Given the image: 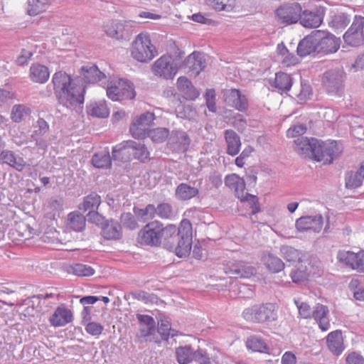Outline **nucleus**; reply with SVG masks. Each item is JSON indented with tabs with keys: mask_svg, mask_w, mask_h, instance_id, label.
<instances>
[{
	"mask_svg": "<svg viewBox=\"0 0 364 364\" xmlns=\"http://www.w3.org/2000/svg\"><path fill=\"white\" fill-rule=\"evenodd\" d=\"M297 53L301 57L317 53V43L316 41L315 31L299 42L297 46Z\"/></svg>",
	"mask_w": 364,
	"mask_h": 364,
	"instance_id": "nucleus-24",
	"label": "nucleus"
},
{
	"mask_svg": "<svg viewBox=\"0 0 364 364\" xmlns=\"http://www.w3.org/2000/svg\"><path fill=\"white\" fill-rule=\"evenodd\" d=\"M48 4L45 0H28V14L30 16H36L46 10Z\"/></svg>",
	"mask_w": 364,
	"mask_h": 364,
	"instance_id": "nucleus-50",
	"label": "nucleus"
},
{
	"mask_svg": "<svg viewBox=\"0 0 364 364\" xmlns=\"http://www.w3.org/2000/svg\"><path fill=\"white\" fill-rule=\"evenodd\" d=\"M329 310L328 306L317 304L313 309L311 317L317 321L318 320H321L323 318L326 317L328 316Z\"/></svg>",
	"mask_w": 364,
	"mask_h": 364,
	"instance_id": "nucleus-58",
	"label": "nucleus"
},
{
	"mask_svg": "<svg viewBox=\"0 0 364 364\" xmlns=\"http://www.w3.org/2000/svg\"><path fill=\"white\" fill-rule=\"evenodd\" d=\"M133 211L136 218L143 222L154 218L156 215L155 206L153 204H149L144 208L134 207Z\"/></svg>",
	"mask_w": 364,
	"mask_h": 364,
	"instance_id": "nucleus-44",
	"label": "nucleus"
},
{
	"mask_svg": "<svg viewBox=\"0 0 364 364\" xmlns=\"http://www.w3.org/2000/svg\"><path fill=\"white\" fill-rule=\"evenodd\" d=\"M364 179V165L356 171H349L346 174V186L348 188H356L361 186Z\"/></svg>",
	"mask_w": 364,
	"mask_h": 364,
	"instance_id": "nucleus-33",
	"label": "nucleus"
},
{
	"mask_svg": "<svg viewBox=\"0 0 364 364\" xmlns=\"http://www.w3.org/2000/svg\"><path fill=\"white\" fill-rule=\"evenodd\" d=\"M181 66L182 60L180 58L164 55L154 63L151 70L156 76L172 79Z\"/></svg>",
	"mask_w": 364,
	"mask_h": 364,
	"instance_id": "nucleus-4",
	"label": "nucleus"
},
{
	"mask_svg": "<svg viewBox=\"0 0 364 364\" xmlns=\"http://www.w3.org/2000/svg\"><path fill=\"white\" fill-rule=\"evenodd\" d=\"M53 90L58 102L68 109H75L84 103L85 88L76 85L73 78L63 71H58L52 77Z\"/></svg>",
	"mask_w": 364,
	"mask_h": 364,
	"instance_id": "nucleus-1",
	"label": "nucleus"
},
{
	"mask_svg": "<svg viewBox=\"0 0 364 364\" xmlns=\"http://www.w3.org/2000/svg\"><path fill=\"white\" fill-rule=\"evenodd\" d=\"M203 355L200 350H193L191 346H183V364H188L193 361L200 362Z\"/></svg>",
	"mask_w": 364,
	"mask_h": 364,
	"instance_id": "nucleus-48",
	"label": "nucleus"
},
{
	"mask_svg": "<svg viewBox=\"0 0 364 364\" xmlns=\"http://www.w3.org/2000/svg\"><path fill=\"white\" fill-rule=\"evenodd\" d=\"M132 159H137L142 163L149 159V152L145 144L133 141Z\"/></svg>",
	"mask_w": 364,
	"mask_h": 364,
	"instance_id": "nucleus-43",
	"label": "nucleus"
},
{
	"mask_svg": "<svg viewBox=\"0 0 364 364\" xmlns=\"http://www.w3.org/2000/svg\"><path fill=\"white\" fill-rule=\"evenodd\" d=\"M199 92L193 84L183 77V98L188 100H194L199 96Z\"/></svg>",
	"mask_w": 364,
	"mask_h": 364,
	"instance_id": "nucleus-53",
	"label": "nucleus"
},
{
	"mask_svg": "<svg viewBox=\"0 0 364 364\" xmlns=\"http://www.w3.org/2000/svg\"><path fill=\"white\" fill-rule=\"evenodd\" d=\"M223 98L225 103L239 111H244L247 107V100L245 95H241L237 89H230L223 91Z\"/></svg>",
	"mask_w": 364,
	"mask_h": 364,
	"instance_id": "nucleus-16",
	"label": "nucleus"
},
{
	"mask_svg": "<svg viewBox=\"0 0 364 364\" xmlns=\"http://www.w3.org/2000/svg\"><path fill=\"white\" fill-rule=\"evenodd\" d=\"M29 76L33 82L43 84L49 79L50 72L46 66L35 63L30 67Z\"/></svg>",
	"mask_w": 364,
	"mask_h": 364,
	"instance_id": "nucleus-28",
	"label": "nucleus"
},
{
	"mask_svg": "<svg viewBox=\"0 0 364 364\" xmlns=\"http://www.w3.org/2000/svg\"><path fill=\"white\" fill-rule=\"evenodd\" d=\"M326 343L329 350L334 355H341L345 349L342 333L340 330L329 333L326 338Z\"/></svg>",
	"mask_w": 364,
	"mask_h": 364,
	"instance_id": "nucleus-26",
	"label": "nucleus"
},
{
	"mask_svg": "<svg viewBox=\"0 0 364 364\" xmlns=\"http://www.w3.org/2000/svg\"><path fill=\"white\" fill-rule=\"evenodd\" d=\"M104 328L97 322L88 321L85 326V331L92 336H99L102 333Z\"/></svg>",
	"mask_w": 364,
	"mask_h": 364,
	"instance_id": "nucleus-62",
	"label": "nucleus"
},
{
	"mask_svg": "<svg viewBox=\"0 0 364 364\" xmlns=\"http://www.w3.org/2000/svg\"><path fill=\"white\" fill-rule=\"evenodd\" d=\"M157 54L154 46L151 44L147 33L139 34L132 43L131 55L133 58L141 63L151 61Z\"/></svg>",
	"mask_w": 364,
	"mask_h": 364,
	"instance_id": "nucleus-2",
	"label": "nucleus"
},
{
	"mask_svg": "<svg viewBox=\"0 0 364 364\" xmlns=\"http://www.w3.org/2000/svg\"><path fill=\"white\" fill-rule=\"evenodd\" d=\"M242 316L248 321L263 323L275 320L277 316L274 305L266 304L245 309L242 312Z\"/></svg>",
	"mask_w": 364,
	"mask_h": 364,
	"instance_id": "nucleus-5",
	"label": "nucleus"
},
{
	"mask_svg": "<svg viewBox=\"0 0 364 364\" xmlns=\"http://www.w3.org/2000/svg\"><path fill=\"white\" fill-rule=\"evenodd\" d=\"M206 61L203 53L194 51L183 61V72L189 77H196L205 68Z\"/></svg>",
	"mask_w": 364,
	"mask_h": 364,
	"instance_id": "nucleus-15",
	"label": "nucleus"
},
{
	"mask_svg": "<svg viewBox=\"0 0 364 364\" xmlns=\"http://www.w3.org/2000/svg\"><path fill=\"white\" fill-rule=\"evenodd\" d=\"M299 20L304 27L317 28L321 24L323 17L318 13L305 10L301 12Z\"/></svg>",
	"mask_w": 364,
	"mask_h": 364,
	"instance_id": "nucleus-30",
	"label": "nucleus"
},
{
	"mask_svg": "<svg viewBox=\"0 0 364 364\" xmlns=\"http://www.w3.org/2000/svg\"><path fill=\"white\" fill-rule=\"evenodd\" d=\"M226 274L235 278H250L256 274V269L244 262H238L225 269Z\"/></svg>",
	"mask_w": 364,
	"mask_h": 364,
	"instance_id": "nucleus-21",
	"label": "nucleus"
},
{
	"mask_svg": "<svg viewBox=\"0 0 364 364\" xmlns=\"http://www.w3.org/2000/svg\"><path fill=\"white\" fill-rule=\"evenodd\" d=\"M338 262L347 266L348 267L364 273V250H360L354 252L350 250H339L336 255Z\"/></svg>",
	"mask_w": 364,
	"mask_h": 364,
	"instance_id": "nucleus-10",
	"label": "nucleus"
},
{
	"mask_svg": "<svg viewBox=\"0 0 364 364\" xmlns=\"http://www.w3.org/2000/svg\"><path fill=\"white\" fill-rule=\"evenodd\" d=\"M68 272L77 277H90L95 274V270L90 265L76 263L70 267Z\"/></svg>",
	"mask_w": 364,
	"mask_h": 364,
	"instance_id": "nucleus-45",
	"label": "nucleus"
},
{
	"mask_svg": "<svg viewBox=\"0 0 364 364\" xmlns=\"http://www.w3.org/2000/svg\"><path fill=\"white\" fill-rule=\"evenodd\" d=\"M30 109L22 105H14L11 111V119L15 122H20L28 115Z\"/></svg>",
	"mask_w": 364,
	"mask_h": 364,
	"instance_id": "nucleus-54",
	"label": "nucleus"
},
{
	"mask_svg": "<svg viewBox=\"0 0 364 364\" xmlns=\"http://www.w3.org/2000/svg\"><path fill=\"white\" fill-rule=\"evenodd\" d=\"M290 277L294 283L303 284L308 280L309 273L306 266L301 265L297 269L291 272Z\"/></svg>",
	"mask_w": 364,
	"mask_h": 364,
	"instance_id": "nucleus-51",
	"label": "nucleus"
},
{
	"mask_svg": "<svg viewBox=\"0 0 364 364\" xmlns=\"http://www.w3.org/2000/svg\"><path fill=\"white\" fill-rule=\"evenodd\" d=\"M161 230L160 222H151L139 232L138 242L142 245L159 246L161 243L160 236Z\"/></svg>",
	"mask_w": 364,
	"mask_h": 364,
	"instance_id": "nucleus-9",
	"label": "nucleus"
},
{
	"mask_svg": "<svg viewBox=\"0 0 364 364\" xmlns=\"http://www.w3.org/2000/svg\"><path fill=\"white\" fill-rule=\"evenodd\" d=\"M205 102L209 111L215 112L216 111L215 92L213 89L207 90L205 92Z\"/></svg>",
	"mask_w": 364,
	"mask_h": 364,
	"instance_id": "nucleus-61",
	"label": "nucleus"
},
{
	"mask_svg": "<svg viewBox=\"0 0 364 364\" xmlns=\"http://www.w3.org/2000/svg\"><path fill=\"white\" fill-rule=\"evenodd\" d=\"M206 4L215 11H231L235 4V0H206Z\"/></svg>",
	"mask_w": 364,
	"mask_h": 364,
	"instance_id": "nucleus-46",
	"label": "nucleus"
},
{
	"mask_svg": "<svg viewBox=\"0 0 364 364\" xmlns=\"http://www.w3.org/2000/svg\"><path fill=\"white\" fill-rule=\"evenodd\" d=\"M263 262L268 269L273 273L279 272L284 268L282 260L272 254L265 255L263 257Z\"/></svg>",
	"mask_w": 364,
	"mask_h": 364,
	"instance_id": "nucleus-39",
	"label": "nucleus"
},
{
	"mask_svg": "<svg viewBox=\"0 0 364 364\" xmlns=\"http://www.w3.org/2000/svg\"><path fill=\"white\" fill-rule=\"evenodd\" d=\"M345 78L346 73L341 68L325 72L322 77V84L327 94L333 97H342L344 92Z\"/></svg>",
	"mask_w": 364,
	"mask_h": 364,
	"instance_id": "nucleus-3",
	"label": "nucleus"
},
{
	"mask_svg": "<svg viewBox=\"0 0 364 364\" xmlns=\"http://www.w3.org/2000/svg\"><path fill=\"white\" fill-rule=\"evenodd\" d=\"M136 318L140 326L141 336L147 337L154 334L156 331V322L152 316L137 314Z\"/></svg>",
	"mask_w": 364,
	"mask_h": 364,
	"instance_id": "nucleus-29",
	"label": "nucleus"
},
{
	"mask_svg": "<svg viewBox=\"0 0 364 364\" xmlns=\"http://www.w3.org/2000/svg\"><path fill=\"white\" fill-rule=\"evenodd\" d=\"M107 95L113 101H122L134 99L136 92L131 82L119 80L114 85L107 87Z\"/></svg>",
	"mask_w": 364,
	"mask_h": 364,
	"instance_id": "nucleus-8",
	"label": "nucleus"
},
{
	"mask_svg": "<svg viewBox=\"0 0 364 364\" xmlns=\"http://www.w3.org/2000/svg\"><path fill=\"white\" fill-rule=\"evenodd\" d=\"M169 135V131L166 128H156L150 129L147 136L150 137L154 142L162 143L166 141Z\"/></svg>",
	"mask_w": 364,
	"mask_h": 364,
	"instance_id": "nucleus-52",
	"label": "nucleus"
},
{
	"mask_svg": "<svg viewBox=\"0 0 364 364\" xmlns=\"http://www.w3.org/2000/svg\"><path fill=\"white\" fill-rule=\"evenodd\" d=\"M73 320V315L71 310L62 305L55 309L49 318V322L54 327H61L72 322Z\"/></svg>",
	"mask_w": 364,
	"mask_h": 364,
	"instance_id": "nucleus-20",
	"label": "nucleus"
},
{
	"mask_svg": "<svg viewBox=\"0 0 364 364\" xmlns=\"http://www.w3.org/2000/svg\"><path fill=\"white\" fill-rule=\"evenodd\" d=\"M164 95L168 98L172 107L176 109V112L179 114L182 113V111L177 109V108H180L182 104L181 100V94L178 93L174 87H169L164 91Z\"/></svg>",
	"mask_w": 364,
	"mask_h": 364,
	"instance_id": "nucleus-49",
	"label": "nucleus"
},
{
	"mask_svg": "<svg viewBox=\"0 0 364 364\" xmlns=\"http://www.w3.org/2000/svg\"><path fill=\"white\" fill-rule=\"evenodd\" d=\"M314 160L322 161L324 164H330L342 152V148L336 141H317Z\"/></svg>",
	"mask_w": 364,
	"mask_h": 364,
	"instance_id": "nucleus-6",
	"label": "nucleus"
},
{
	"mask_svg": "<svg viewBox=\"0 0 364 364\" xmlns=\"http://www.w3.org/2000/svg\"><path fill=\"white\" fill-rule=\"evenodd\" d=\"M37 124H38V129L35 130L31 135V138L36 141H37L36 136L44 134L45 133H46L48 132V130L49 129V126H48L47 122L43 118H39L37 121Z\"/></svg>",
	"mask_w": 364,
	"mask_h": 364,
	"instance_id": "nucleus-63",
	"label": "nucleus"
},
{
	"mask_svg": "<svg viewBox=\"0 0 364 364\" xmlns=\"http://www.w3.org/2000/svg\"><path fill=\"white\" fill-rule=\"evenodd\" d=\"M80 70L86 83H96L106 77V75L95 65H84Z\"/></svg>",
	"mask_w": 364,
	"mask_h": 364,
	"instance_id": "nucleus-27",
	"label": "nucleus"
},
{
	"mask_svg": "<svg viewBox=\"0 0 364 364\" xmlns=\"http://www.w3.org/2000/svg\"><path fill=\"white\" fill-rule=\"evenodd\" d=\"M154 119V114L149 112H144L135 118L129 127L132 136L137 139L146 138Z\"/></svg>",
	"mask_w": 364,
	"mask_h": 364,
	"instance_id": "nucleus-11",
	"label": "nucleus"
},
{
	"mask_svg": "<svg viewBox=\"0 0 364 364\" xmlns=\"http://www.w3.org/2000/svg\"><path fill=\"white\" fill-rule=\"evenodd\" d=\"M97 210L89 211L85 216L86 220L90 223L95 224L102 228L107 220H106L105 218L100 215Z\"/></svg>",
	"mask_w": 364,
	"mask_h": 364,
	"instance_id": "nucleus-56",
	"label": "nucleus"
},
{
	"mask_svg": "<svg viewBox=\"0 0 364 364\" xmlns=\"http://www.w3.org/2000/svg\"><path fill=\"white\" fill-rule=\"evenodd\" d=\"M350 21V15L344 12H340L331 16V19L328 24L330 27L335 30H338L346 28Z\"/></svg>",
	"mask_w": 364,
	"mask_h": 364,
	"instance_id": "nucleus-42",
	"label": "nucleus"
},
{
	"mask_svg": "<svg viewBox=\"0 0 364 364\" xmlns=\"http://www.w3.org/2000/svg\"><path fill=\"white\" fill-rule=\"evenodd\" d=\"M282 257L291 264L301 262L302 252L289 245H282L280 247Z\"/></svg>",
	"mask_w": 364,
	"mask_h": 364,
	"instance_id": "nucleus-34",
	"label": "nucleus"
},
{
	"mask_svg": "<svg viewBox=\"0 0 364 364\" xmlns=\"http://www.w3.org/2000/svg\"><path fill=\"white\" fill-rule=\"evenodd\" d=\"M0 164H7L18 171H22L26 166L24 159L9 149H4L0 152Z\"/></svg>",
	"mask_w": 364,
	"mask_h": 364,
	"instance_id": "nucleus-23",
	"label": "nucleus"
},
{
	"mask_svg": "<svg viewBox=\"0 0 364 364\" xmlns=\"http://www.w3.org/2000/svg\"><path fill=\"white\" fill-rule=\"evenodd\" d=\"M193 229L191 222L183 219V256L189 255L191 250Z\"/></svg>",
	"mask_w": 364,
	"mask_h": 364,
	"instance_id": "nucleus-40",
	"label": "nucleus"
},
{
	"mask_svg": "<svg viewBox=\"0 0 364 364\" xmlns=\"http://www.w3.org/2000/svg\"><path fill=\"white\" fill-rule=\"evenodd\" d=\"M101 203V197L95 192L85 196L83 202L79 205V209L85 211L96 210Z\"/></svg>",
	"mask_w": 364,
	"mask_h": 364,
	"instance_id": "nucleus-35",
	"label": "nucleus"
},
{
	"mask_svg": "<svg viewBox=\"0 0 364 364\" xmlns=\"http://www.w3.org/2000/svg\"><path fill=\"white\" fill-rule=\"evenodd\" d=\"M271 85L281 92H284L290 90L292 85V80L288 74L284 73H278L276 74L275 78Z\"/></svg>",
	"mask_w": 364,
	"mask_h": 364,
	"instance_id": "nucleus-36",
	"label": "nucleus"
},
{
	"mask_svg": "<svg viewBox=\"0 0 364 364\" xmlns=\"http://www.w3.org/2000/svg\"><path fill=\"white\" fill-rule=\"evenodd\" d=\"M120 224L125 228L135 230L138 223L131 213H123L120 216Z\"/></svg>",
	"mask_w": 364,
	"mask_h": 364,
	"instance_id": "nucleus-55",
	"label": "nucleus"
},
{
	"mask_svg": "<svg viewBox=\"0 0 364 364\" xmlns=\"http://www.w3.org/2000/svg\"><path fill=\"white\" fill-rule=\"evenodd\" d=\"M317 141L318 139L314 138L309 139L303 136L298 138L294 141V149L299 154L314 159V150H316Z\"/></svg>",
	"mask_w": 364,
	"mask_h": 364,
	"instance_id": "nucleus-17",
	"label": "nucleus"
},
{
	"mask_svg": "<svg viewBox=\"0 0 364 364\" xmlns=\"http://www.w3.org/2000/svg\"><path fill=\"white\" fill-rule=\"evenodd\" d=\"M182 227V220L179 223L178 228H176V225H168L166 227L164 228L163 224L161 223V228L162 229L160 231L161 239H164V240H167L168 239H174L176 238L178 240L177 247L175 248L176 255L181 258L182 257V247L181 246V240H182V237H179L180 228Z\"/></svg>",
	"mask_w": 364,
	"mask_h": 364,
	"instance_id": "nucleus-22",
	"label": "nucleus"
},
{
	"mask_svg": "<svg viewBox=\"0 0 364 364\" xmlns=\"http://www.w3.org/2000/svg\"><path fill=\"white\" fill-rule=\"evenodd\" d=\"M68 225L76 232H81L84 230L86 223V217L81 213L72 212L68 216Z\"/></svg>",
	"mask_w": 364,
	"mask_h": 364,
	"instance_id": "nucleus-37",
	"label": "nucleus"
},
{
	"mask_svg": "<svg viewBox=\"0 0 364 364\" xmlns=\"http://www.w3.org/2000/svg\"><path fill=\"white\" fill-rule=\"evenodd\" d=\"M112 156L108 151L95 154L92 157V164L97 168H108L112 166Z\"/></svg>",
	"mask_w": 364,
	"mask_h": 364,
	"instance_id": "nucleus-38",
	"label": "nucleus"
},
{
	"mask_svg": "<svg viewBox=\"0 0 364 364\" xmlns=\"http://www.w3.org/2000/svg\"><path fill=\"white\" fill-rule=\"evenodd\" d=\"M101 229L102 235L105 240H119L122 237V225L117 221L107 220Z\"/></svg>",
	"mask_w": 364,
	"mask_h": 364,
	"instance_id": "nucleus-25",
	"label": "nucleus"
},
{
	"mask_svg": "<svg viewBox=\"0 0 364 364\" xmlns=\"http://www.w3.org/2000/svg\"><path fill=\"white\" fill-rule=\"evenodd\" d=\"M232 189L235 190L237 198L240 199L242 202H247L250 204L252 214H256L259 211L257 197L245 192V183L243 178H241Z\"/></svg>",
	"mask_w": 364,
	"mask_h": 364,
	"instance_id": "nucleus-19",
	"label": "nucleus"
},
{
	"mask_svg": "<svg viewBox=\"0 0 364 364\" xmlns=\"http://www.w3.org/2000/svg\"><path fill=\"white\" fill-rule=\"evenodd\" d=\"M86 112L88 115L98 118H106L109 114V110L105 100L94 102L87 105Z\"/></svg>",
	"mask_w": 364,
	"mask_h": 364,
	"instance_id": "nucleus-31",
	"label": "nucleus"
},
{
	"mask_svg": "<svg viewBox=\"0 0 364 364\" xmlns=\"http://www.w3.org/2000/svg\"><path fill=\"white\" fill-rule=\"evenodd\" d=\"M225 138L228 145V154L231 156L237 155L241 146L240 136L233 130L228 129L225 132Z\"/></svg>",
	"mask_w": 364,
	"mask_h": 364,
	"instance_id": "nucleus-32",
	"label": "nucleus"
},
{
	"mask_svg": "<svg viewBox=\"0 0 364 364\" xmlns=\"http://www.w3.org/2000/svg\"><path fill=\"white\" fill-rule=\"evenodd\" d=\"M323 225V218L320 214L300 217L295 223V228L300 232L311 231L318 233L321 231Z\"/></svg>",
	"mask_w": 364,
	"mask_h": 364,
	"instance_id": "nucleus-14",
	"label": "nucleus"
},
{
	"mask_svg": "<svg viewBox=\"0 0 364 364\" xmlns=\"http://www.w3.org/2000/svg\"><path fill=\"white\" fill-rule=\"evenodd\" d=\"M364 17L355 16L350 28L343 35L344 41L352 46L360 45L363 40Z\"/></svg>",
	"mask_w": 364,
	"mask_h": 364,
	"instance_id": "nucleus-12",
	"label": "nucleus"
},
{
	"mask_svg": "<svg viewBox=\"0 0 364 364\" xmlns=\"http://www.w3.org/2000/svg\"><path fill=\"white\" fill-rule=\"evenodd\" d=\"M301 6L298 3L285 4L279 6L275 14L277 20L282 23L292 24L299 21L301 16Z\"/></svg>",
	"mask_w": 364,
	"mask_h": 364,
	"instance_id": "nucleus-13",
	"label": "nucleus"
},
{
	"mask_svg": "<svg viewBox=\"0 0 364 364\" xmlns=\"http://www.w3.org/2000/svg\"><path fill=\"white\" fill-rule=\"evenodd\" d=\"M156 215L161 218H170L173 215L172 206L168 203H161L155 207Z\"/></svg>",
	"mask_w": 364,
	"mask_h": 364,
	"instance_id": "nucleus-57",
	"label": "nucleus"
},
{
	"mask_svg": "<svg viewBox=\"0 0 364 364\" xmlns=\"http://www.w3.org/2000/svg\"><path fill=\"white\" fill-rule=\"evenodd\" d=\"M347 364H364V358L356 352H351L346 357Z\"/></svg>",
	"mask_w": 364,
	"mask_h": 364,
	"instance_id": "nucleus-64",
	"label": "nucleus"
},
{
	"mask_svg": "<svg viewBox=\"0 0 364 364\" xmlns=\"http://www.w3.org/2000/svg\"><path fill=\"white\" fill-rule=\"evenodd\" d=\"M306 131V127L304 124H296L291 126L287 132L288 137L294 138L304 134Z\"/></svg>",
	"mask_w": 364,
	"mask_h": 364,
	"instance_id": "nucleus-60",
	"label": "nucleus"
},
{
	"mask_svg": "<svg viewBox=\"0 0 364 364\" xmlns=\"http://www.w3.org/2000/svg\"><path fill=\"white\" fill-rule=\"evenodd\" d=\"M294 303L298 308L299 314L301 318H311L313 311H311L310 306L307 303L301 302L299 300L296 299H294Z\"/></svg>",
	"mask_w": 364,
	"mask_h": 364,
	"instance_id": "nucleus-59",
	"label": "nucleus"
},
{
	"mask_svg": "<svg viewBox=\"0 0 364 364\" xmlns=\"http://www.w3.org/2000/svg\"><path fill=\"white\" fill-rule=\"evenodd\" d=\"M248 348L259 353H269V348L264 341L257 336H250L247 341Z\"/></svg>",
	"mask_w": 364,
	"mask_h": 364,
	"instance_id": "nucleus-47",
	"label": "nucleus"
},
{
	"mask_svg": "<svg viewBox=\"0 0 364 364\" xmlns=\"http://www.w3.org/2000/svg\"><path fill=\"white\" fill-rule=\"evenodd\" d=\"M133 140L123 141L112 149V159L125 163L132 159Z\"/></svg>",
	"mask_w": 364,
	"mask_h": 364,
	"instance_id": "nucleus-18",
	"label": "nucleus"
},
{
	"mask_svg": "<svg viewBox=\"0 0 364 364\" xmlns=\"http://www.w3.org/2000/svg\"><path fill=\"white\" fill-rule=\"evenodd\" d=\"M132 23L130 21H117L116 39L129 41L132 35Z\"/></svg>",
	"mask_w": 364,
	"mask_h": 364,
	"instance_id": "nucleus-41",
	"label": "nucleus"
},
{
	"mask_svg": "<svg viewBox=\"0 0 364 364\" xmlns=\"http://www.w3.org/2000/svg\"><path fill=\"white\" fill-rule=\"evenodd\" d=\"M317 53L331 54L338 51L341 46V39L333 34L321 30H316Z\"/></svg>",
	"mask_w": 364,
	"mask_h": 364,
	"instance_id": "nucleus-7",
	"label": "nucleus"
}]
</instances>
